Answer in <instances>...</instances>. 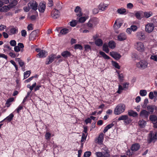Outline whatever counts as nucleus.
Here are the masks:
<instances>
[{"label":"nucleus","mask_w":157,"mask_h":157,"mask_svg":"<svg viewBox=\"0 0 157 157\" xmlns=\"http://www.w3.org/2000/svg\"><path fill=\"white\" fill-rule=\"evenodd\" d=\"M125 90L124 89L123 87L121 85H119V87H118V90L117 91V92L118 94H121V91L123 90Z\"/></svg>","instance_id":"c03bdc74"},{"label":"nucleus","mask_w":157,"mask_h":157,"mask_svg":"<svg viewBox=\"0 0 157 157\" xmlns=\"http://www.w3.org/2000/svg\"><path fill=\"white\" fill-rule=\"evenodd\" d=\"M27 29L28 30H33V25L31 24L29 25L27 27Z\"/></svg>","instance_id":"0e129e2a"},{"label":"nucleus","mask_w":157,"mask_h":157,"mask_svg":"<svg viewBox=\"0 0 157 157\" xmlns=\"http://www.w3.org/2000/svg\"><path fill=\"white\" fill-rule=\"evenodd\" d=\"M21 36L24 37H25L27 35L26 31L25 30L23 29L21 31Z\"/></svg>","instance_id":"6e6d98bb"},{"label":"nucleus","mask_w":157,"mask_h":157,"mask_svg":"<svg viewBox=\"0 0 157 157\" xmlns=\"http://www.w3.org/2000/svg\"><path fill=\"white\" fill-rule=\"evenodd\" d=\"M18 32V28L17 27H13L10 30V34H15L17 33Z\"/></svg>","instance_id":"b1692460"},{"label":"nucleus","mask_w":157,"mask_h":157,"mask_svg":"<svg viewBox=\"0 0 157 157\" xmlns=\"http://www.w3.org/2000/svg\"><path fill=\"white\" fill-rule=\"evenodd\" d=\"M154 94V93L152 91L149 93V97L150 99H152L154 98V97H155Z\"/></svg>","instance_id":"864d4df0"},{"label":"nucleus","mask_w":157,"mask_h":157,"mask_svg":"<svg viewBox=\"0 0 157 157\" xmlns=\"http://www.w3.org/2000/svg\"><path fill=\"white\" fill-rule=\"evenodd\" d=\"M147 109L149 111V112L152 113L154 110H155L157 111V107L153 105H149L147 106Z\"/></svg>","instance_id":"a211bd4d"},{"label":"nucleus","mask_w":157,"mask_h":157,"mask_svg":"<svg viewBox=\"0 0 157 157\" xmlns=\"http://www.w3.org/2000/svg\"><path fill=\"white\" fill-rule=\"evenodd\" d=\"M51 134L49 132H47L45 135V139L47 140H49L50 139Z\"/></svg>","instance_id":"8fccbe9b"},{"label":"nucleus","mask_w":157,"mask_h":157,"mask_svg":"<svg viewBox=\"0 0 157 157\" xmlns=\"http://www.w3.org/2000/svg\"><path fill=\"white\" fill-rule=\"evenodd\" d=\"M118 78L120 81L122 82L123 80L124 76L122 74H121L118 75Z\"/></svg>","instance_id":"5fc2aeb1"},{"label":"nucleus","mask_w":157,"mask_h":157,"mask_svg":"<svg viewBox=\"0 0 157 157\" xmlns=\"http://www.w3.org/2000/svg\"><path fill=\"white\" fill-rule=\"evenodd\" d=\"M118 21V20L117 19L116 20L115 22V23H114L113 26L114 27L116 28V29H117L119 28L120 26L121 25L120 24L119 25H117V21Z\"/></svg>","instance_id":"680f3d73"},{"label":"nucleus","mask_w":157,"mask_h":157,"mask_svg":"<svg viewBox=\"0 0 157 157\" xmlns=\"http://www.w3.org/2000/svg\"><path fill=\"white\" fill-rule=\"evenodd\" d=\"M39 31L34 30L30 34L29 39L30 40L33 41L35 40L36 37L38 36V33Z\"/></svg>","instance_id":"6e6552de"},{"label":"nucleus","mask_w":157,"mask_h":157,"mask_svg":"<svg viewBox=\"0 0 157 157\" xmlns=\"http://www.w3.org/2000/svg\"><path fill=\"white\" fill-rule=\"evenodd\" d=\"M104 136V135L102 133L100 134L98 138L96 139L95 142L99 144H101L103 141Z\"/></svg>","instance_id":"2eb2a0df"},{"label":"nucleus","mask_w":157,"mask_h":157,"mask_svg":"<svg viewBox=\"0 0 157 157\" xmlns=\"http://www.w3.org/2000/svg\"><path fill=\"white\" fill-rule=\"evenodd\" d=\"M28 6L31 9L36 10L37 9L38 4L35 1H32L28 3Z\"/></svg>","instance_id":"1a4fd4ad"},{"label":"nucleus","mask_w":157,"mask_h":157,"mask_svg":"<svg viewBox=\"0 0 157 157\" xmlns=\"http://www.w3.org/2000/svg\"><path fill=\"white\" fill-rule=\"evenodd\" d=\"M117 40L120 41H122L127 39V36L124 33H121L117 37Z\"/></svg>","instance_id":"f3484780"},{"label":"nucleus","mask_w":157,"mask_h":157,"mask_svg":"<svg viewBox=\"0 0 157 157\" xmlns=\"http://www.w3.org/2000/svg\"><path fill=\"white\" fill-rule=\"evenodd\" d=\"M15 60L16 61L18 62L19 65L21 67H22L24 65V62L20 58H16L15 59Z\"/></svg>","instance_id":"473e14b6"},{"label":"nucleus","mask_w":157,"mask_h":157,"mask_svg":"<svg viewBox=\"0 0 157 157\" xmlns=\"http://www.w3.org/2000/svg\"><path fill=\"white\" fill-rule=\"evenodd\" d=\"M4 48H5L7 49H4V51L5 52H6L8 50H11V48H10V46L7 45H5L4 46Z\"/></svg>","instance_id":"13d9d810"},{"label":"nucleus","mask_w":157,"mask_h":157,"mask_svg":"<svg viewBox=\"0 0 157 157\" xmlns=\"http://www.w3.org/2000/svg\"><path fill=\"white\" fill-rule=\"evenodd\" d=\"M108 5L106 4H100L99 5L98 8L101 11H104L107 8Z\"/></svg>","instance_id":"a878e982"},{"label":"nucleus","mask_w":157,"mask_h":157,"mask_svg":"<svg viewBox=\"0 0 157 157\" xmlns=\"http://www.w3.org/2000/svg\"><path fill=\"white\" fill-rule=\"evenodd\" d=\"M103 50L106 53H108L109 52V50L108 46L105 43L103 44Z\"/></svg>","instance_id":"f704fd0d"},{"label":"nucleus","mask_w":157,"mask_h":157,"mask_svg":"<svg viewBox=\"0 0 157 157\" xmlns=\"http://www.w3.org/2000/svg\"><path fill=\"white\" fill-rule=\"evenodd\" d=\"M47 55V52L44 50H42L37 54V56L39 58H44Z\"/></svg>","instance_id":"4be33fe9"},{"label":"nucleus","mask_w":157,"mask_h":157,"mask_svg":"<svg viewBox=\"0 0 157 157\" xmlns=\"http://www.w3.org/2000/svg\"><path fill=\"white\" fill-rule=\"evenodd\" d=\"M137 67L141 69H144L147 67V63L144 60H141L137 63L136 64Z\"/></svg>","instance_id":"423d86ee"},{"label":"nucleus","mask_w":157,"mask_h":157,"mask_svg":"<svg viewBox=\"0 0 157 157\" xmlns=\"http://www.w3.org/2000/svg\"><path fill=\"white\" fill-rule=\"evenodd\" d=\"M126 10L122 8L119 9L117 10V12L120 14H123L126 12Z\"/></svg>","instance_id":"ea45409f"},{"label":"nucleus","mask_w":157,"mask_h":157,"mask_svg":"<svg viewBox=\"0 0 157 157\" xmlns=\"http://www.w3.org/2000/svg\"><path fill=\"white\" fill-rule=\"evenodd\" d=\"M136 36L137 38L140 40H143L145 38L144 33L141 31L137 32L136 33Z\"/></svg>","instance_id":"ddd939ff"},{"label":"nucleus","mask_w":157,"mask_h":157,"mask_svg":"<svg viewBox=\"0 0 157 157\" xmlns=\"http://www.w3.org/2000/svg\"><path fill=\"white\" fill-rule=\"evenodd\" d=\"M11 57L13 58H15V53L13 52H10L8 54Z\"/></svg>","instance_id":"774afa93"},{"label":"nucleus","mask_w":157,"mask_h":157,"mask_svg":"<svg viewBox=\"0 0 157 157\" xmlns=\"http://www.w3.org/2000/svg\"><path fill=\"white\" fill-rule=\"evenodd\" d=\"M136 50L140 52H142L144 50V47L143 44L140 42H137L135 45Z\"/></svg>","instance_id":"0eeeda50"},{"label":"nucleus","mask_w":157,"mask_h":157,"mask_svg":"<svg viewBox=\"0 0 157 157\" xmlns=\"http://www.w3.org/2000/svg\"><path fill=\"white\" fill-rule=\"evenodd\" d=\"M128 114L129 116H132L133 117H136L138 115V114L137 112L132 110H128Z\"/></svg>","instance_id":"5701e85b"},{"label":"nucleus","mask_w":157,"mask_h":157,"mask_svg":"<svg viewBox=\"0 0 157 157\" xmlns=\"http://www.w3.org/2000/svg\"><path fill=\"white\" fill-rule=\"evenodd\" d=\"M150 59L154 61H157V55L154 56H151L150 57Z\"/></svg>","instance_id":"052dcab7"},{"label":"nucleus","mask_w":157,"mask_h":157,"mask_svg":"<svg viewBox=\"0 0 157 157\" xmlns=\"http://www.w3.org/2000/svg\"><path fill=\"white\" fill-rule=\"evenodd\" d=\"M75 12L76 13V15L78 16H81L82 15V13L81 12V9L79 6H77L76 7L75 10Z\"/></svg>","instance_id":"aec40b11"},{"label":"nucleus","mask_w":157,"mask_h":157,"mask_svg":"<svg viewBox=\"0 0 157 157\" xmlns=\"http://www.w3.org/2000/svg\"><path fill=\"white\" fill-rule=\"evenodd\" d=\"M121 120L124 121V123L126 125L129 124L132 121L131 119L126 115H122L119 117L118 121H120Z\"/></svg>","instance_id":"f03ea898"},{"label":"nucleus","mask_w":157,"mask_h":157,"mask_svg":"<svg viewBox=\"0 0 157 157\" xmlns=\"http://www.w3.org/2000/svg\"><path fill=\"white\" fill-rule=\"evenodd\" d=\"M74 48L75 49H79L80 50L82 49V47L79 44H76L75 45Z\"/></svg>","instance_id":"a18cd8bd"},{"label":"nucleus","mask_w":157,"mask_h":157,"mask_svg":"<svg viewBox=\"0 0 157 157\" xmlns=\"http://www.w3.org/2000/svg\"><path fill=\"white\" fill-rule=\"evenodd\" d=\"M98 23L97 20L96 18L91 19L87 23V25L88 27L93 28Z\"/></svg>","instance_id":"20e7f679"},{"label":"nucleus","mask_w":157,"mask_h":157,"mask_svg":"<svg viewBox=\"0 0 157 157\" xmlns=\"http://www.w3.org/2000/svg\"><path fill=\"white\" fill-rule=\"evenodd\" d=\"M10 45L13 47H14L16 45V42L14 40H11L10 42Z\"/></svg>","instance_id":"de8ad7c7"},{"label":"nucleus","mask_w":157,"mask_h":157,"mask_svg":"<svg viewBox=\"0 0 157 157\" xmlns=\"http://www.w3.org/2000/svg\"><path fill=\"white\" fill-rule=\"evenodd\" d=\"M137 55L135 53L132 54V58L134 60H135L137 58Z\"/></svg>","instance_id":"bf43d9fd"},{"label":"nucleus","mask_w":157,"mask_h":157,"mask_svg":"<svg viewBox=\"0 0 157 157\" xmlns=\"http://www.w3.org/2000/svg\"><path fill=\"white\" fill-rule=\"evenodd\" d=\"M14 117V115L12 113H11L6 118H5L3 120L0 122V123L2 122L5 120H6L8 121H11Z\"/></svg>","instance_id":"bb28decb"},{"label":"nucleus","mask_w":157,"mask_h":157,"mask_svg":"<svg viewBox=\"0 0 157 157\" xmlns=\"http://www.w3.org/2000/svg\"><path fill=\"white\" fill-rule=\"evenodd\" d=\"M86 20V18L85 17H82L79 18L78 19L79 22L81 23L84 22Z\"/></svg>","instance_id":"603ef678"},{"label":"nucleus","mask_w":157,"mask_h":157,"mask_svg":"<svg viewBox=\"0 0 157 157\" xmlns=\"http://www.w3.org/2000/svg\"><path fill=\"white\" fill-rule=\"evenodd\" d=\"M125 109V106L123 104L118 105L114 109V113L116 115H118L124 112Z\"/></svg>","instance_id":"f257e3e1"},{"label":"nucleus","mask_w":157,"mask_h":157,"mask_svg":"<svg viewBox=\"0 0 157 157\" xmlns=\"http://www.w3.org/2000/svg\"><path fill=\"white\" fill-rule=\"evenodd\" d=\"M154 25L153 23H149L145 25V30L146 32L150 33L154 30Z\"/></svg>","instance_id":"39448f33"},{"label":"nucleus","mask_w":157,"mask_h":157,"mask_svg":"<svg viewBox=\"0 0 157 157\" xmlns=\"http://www.w3.org/2000/svg\"><path fill=\"white\" fill-rule=\"evenodd\" d=\"M17 3V1L16 0H14L12 1L11 3L10 4L9 6L11 8H13V7L16 6Z\"/></svg>","instance_id":"79ce46f5"},{"label":"nucleus","mask_w":157,"mask_h":157,"mask_svg":"<svg viewBox=\"0 0 157 157\" xmlns=\"http://www.w3.org/2000/svg\"><path fill=\"white\" fill-rule=\"evenodd\" d=\"M97 157H110V155L108 152H97L95 153Z\"/></svg>","instance_id":"9b49d317"},{"label":"nucleus","mask_w":157,"mask_h":157,"mask_svg":"<svg viewBox=\"0 0 157 157\" xmlns=\"http://www.w3.org/2000/svg\"><path fill=\"white\" fill-rule=\"evenodd\" d=\"M46 8L45 3L44 2H41L38 7L39 11L41 13H43L45 11Z\"/></svg>","instance_id":"4468645a"},{"label":"nucleus","mask_w":157,"mask_h":157,"mask_svg":"<svg viewBox=\"0 0 157 157\" xmlns=\"http://www.w3.org/2000/svg\"><path fill=\"white\" fill-rule=\"evenodd\" d=\"M60 16L59 12L56 9H53L51 12L52 17L55 19L58 18Z\"/></svg>","instance_id":"f8f14e48"},{"label":"nucleus","mask_w":157,"mask_h":157,"mask_svg":"<svg viewBox=\"0 0 157 157\" xmlns=\"http://www.w3.org/2000/svg\"><path fill=\"white\" fill-rule=\"evenodd\" d=\"M144 14L145 17L148 18L152 15L153 13L151 11L146 12H144Z\"/></svg>","instance_id":"e433bc0d"},{"label":"nucleus","mask_w":157,"mask_h":157,"mask_svg":"<svg viewBox=\"0 0 157 157\" xmlns=\"http://www.w3.org/2000/svg\"><path fill=\"white\" fill-rule=\"evenodd\" d=\"M150 120L152 122H155L157 121V117L155 115H152L149 117Z\"/></svg>","instance_id":"72a5a7b5"},{"label":"nucleus","mask_w":157,"mask_h":157,"mask_svg":"<svg viewBox=\"0 0 157 157\" xmlns=\"http://www.w3.org/2000/svg\"><path fill=\"white\" fill-rule=\"evenodd\" d=\"M87 135V134L86 136L84 133H83L82 134V138H81V142H83L85 140Z\"/></svg>","instance_id":"4d7b16f0"},{"label":"nucleus","mask_w":157,"mask_h":157,"mask_svg":"<svg viewBox=\"0 0 157 157\" xmlns=\"http://www.w3.org/2000/svg\"><path fill=\"white\" fill-rule=\"evenodd\" d=\"M138 124L140 128H144L146 125V122L145 121L142 120L139 121Z\"/></svg>","instance_id":"cd10ccee"},{"label":"nucleus","mask_w":157,"mask_h":157,"mask_svg":"<svg viewBox=\"0 0 157 157\" xmlns=\"http://www.w3.org/2000/svg\"><path fill=\"white\" fill-rule=\"evenodd\" d=\"M137 27L134 25H132L130 27V29H131L133 31H136L137 30Z\"/></svg>","instance_id":"e2e57ef3"},{"label":"nucleus","mask_w":157,"mask_h":157,"mask_svg":"<svg viewBox=\"0 0 157 157\" xmlns=\"http://www.w3.org/2000/svg\"><path fill=\"white\" fill-rule=\"evenodd\" d=\"M133 7V5L131 3H128L127 4V7L128 8L131 9Z\"/></svg>","instance_id":"69168bd1"},{"label":"nucleus","mask_w":157,"mask_h":157,"mask_svg":"<svg viewBox=\"0 0 157 157\" xmlns=\"http://www.w3.org/2000/svg\"><path fill=\"white\" fill-rule=\"evenodd\" d=\"M91 120L90 118H88L85 120V122L86 124H87L88 123H91Z\"/></svg>","instance_id":"338daca9"},{"label":"nucleus","mask_w":157,"mask_h":157,"mask_svg":"<svg viewBox=\"0 0 157 157\" xmlns=\"http://www.w3.org/2000/svg\"><path fill=\"white\" fill-rule=\"evenodd\" d=\"M140 145L137 143L133 144L131 147V149L132 151H136L138 150L140 148Z\"/></svg>","instance_id":"6ab92c4d"},{"label":"nucleus","mask_w":157,"mask_h":157,"mask_svg":"<svg viewBox=\"0 0 157 157\" xmlns=\"http://www.w3.org/2000/svg\"><path fill=\"white\" fill-rule=\"evenodd\" d=\"M147 94L146 90H141L140 91V94L142 96H144L146 95Z\"/></svg>","instance_id":"a19ab883"},{"label":"nucleus","mask_w":157,"mask_h":157,"mask_svg":"<svg viewBox=\"0 0 157 157\" xmlns=\"http://www.w3.org/2000/svg\"><path fill=\"white\" fill-rule=\"evenodd\" d=\"M110 55L116 60L119 59L121 57V55L116 52H112L110 53Z\"/></svg>","instance_id":"dca6fc26"},{"label":"nucleus","mask_w":157,"mask_h":157,"mask_svg":"<svg viewBox=\"0 0 157 157\" xmlns=\"http://www.w3.org/2000/svg\"><path fill=\"white\" fill-rule=\"evenodd\" d=\"M157 139V132L153 134L152 132H150L149 134L147 141L149 143H150L152 141L155 142Z\"/></svg>","instance_id":"7ed1b4c3"},{"label":"nucleus","mask_w":157,"mask_h":157,"mask_svg":"<svg viewBox=\"0 0 157 157\" xmlns=\"http://www.w3.org/2000/svg\"><path fill=\"white\" fill-rule=\"evenodd\" d=\"M99 54L103 57L105 59H110V57L104 52L102 51H100Z\"/></svg>","instance_id":"c9c22d12"},{"label":"nucleus","mask_w":157,"mask_h":157,"mask_svg":"<svg viewBox=\"0 0 157 157\" xmlns=\"http://www.w3.org/2000/svg\"><path fill=\"white\" fill-rule=\"evenodd\" d=\"M71 30V29H61L60 33L63 35H65L69 32Z\"/></svg>","instance_id":"c756f323"},{"label":"nucleus","mask_w":157,"mask_h":157,"mask_svg":"<svg viewBox=\"0 0 157 157\" xmlns=\"http://www.w3.org/2000/svg\"><path fill=\"white\" fill-rule=\"evenodd\" d=\"M14 49V51L17 52L20 51H21V52H23V49H21L20 48H19V46H18V45H16L15 46Z\"/></svg>","instance_id":"37998d69"},{"label":"nucleus","mask_w":157,"mask_h":157,"mask_svg":"<svg viewBox=\"0 0 157 157\" xmlns=\"http://www.w3.org/2000/svg\"><path fill=\"white\" fill-rule=\"evenodd\" d=\"M55 57L56 55L55 54H52L49 56L46 59L45 64L48 65L54 61Z\"/></svg>","instance_id":"9d476101"},{"label":"nucleus","mask_w":157,"mask_h":157,"mask_svg":"<svg viewBox=\"0 0 157 157\" xmlns=\"http://www.w3.org/2000/svg\"><path fill=\"white\" fill-rule=\"evenodd\" d=\"M14 98H11L8 99L6 103V105L7 107H10L11 105V103L14 101Z\"/></svg>","instance_id":"c85d7f7f"},{"label":"nucleus","mask_w":157,"mask_h":157,"mask_svg":"<svg viewBox=\"0 0 157 157\" xmlns=\"http://www.w3.org/2000/svg\"><path fill=\"white\" fill-rule=\"evenodd\" d=\"M95 44L98 46H101L103 44L102 40L100 39H97L95 41Z\"/></svg>","instance_id":"2f4dec72"},{"label":"nucleus","mask_w":157,"mask_h":157,"mask_svg":"<svg viewBox=\"0 0 157 157\" xmlns=\"http://www.w3.org/2000/svg\"><path fill=\"white\" fill-rule=\"evenodd\" d=\"M62 56L65 58L71 56V53L68 51H65L61 53Z\"/></svg>","instance_id":"7c9ffc66"},{"label":"nucleus","mask_w":157,"mask_h":157,"mask_svg":"<svg viewBox=\"0 0 157 157\" xmlns=\"http://www.w3.org/2000/svg\"><path fill=\"white\" fill-rule=\"evenodd\" d=\"M149 115V112L144 109H143L140 112V116L142 117L147 118Z\"/></svg>","instance_id":"412c9836"},{"label":"nucleus","mask_w":157,"mask_h":157,"mask_svg":"<svg viewBox=\"0 0 157 157\" xmlns=\"http://www.w3.org/2000/svg\"><path fill=\"white\" fill-rule=\"evenodd\" d=\"M109 46L110 48H114L115 47V42L112 41H110L109 43Z\"/></svg>","instance_id":"58836bf2"},{"label":"nucleus","mask_w":157,"mask_h":157,"mask_svg":"<svg viewBox=\"0 0 157 157\" xmlns=\"http://www.w3.org/2000/svg\"><path fill=\"white\" fill-rule=\"evenodd\" d=\"M113 66H114L115 68L118 69H120V66L119 65L118 63L115 62H113Z\"/></svg>","instance_id":"49530a36"},{"label":"nucleus","mask_w":157,"mask_h":157,"mask_svg":"<svg viewBox=\"0 0 157 157\" xmlns=\"http://www.w3.org/2000/svg\"><path fill=\"white\" fill-rule=\"evenodd\" d=\"M31 73L30 71H28L24 73V79H26L28 77Z\"/></svg>","instance_id":"4c0bfd02"},{"label":"nucleus","mask_w":157,"mask_h":157,"mask_svg":"<svg viewBox=\"0 0 157 157\" xmlns=\"http://www.w3.org/2000/svg\"><path fill=\"white\" fill-rule=\"evenodd\" d=\"M10 8V7L8 6H5L0 8V11L1 12H6L8 11Z\"/></svg>","instance_id":"393cba45"},{"label":"nucleus","mask_w":157,"mask_h":157,"mask_svg":"<svg viewBox=\"0 0 157 157\" xmlns=\"http://www.w3.org/2000/svg\"><path fill=\"white\" fill-rule=\"evenodd\" d=\"M135 16L137 18L139 19H140L141 18V13L140 12H138L136 13Z\"/></svg>","instance_id":"09e8293b"},{"label":"nucleus","mask_w":157,"mask_h":157,"mask_svg":"<svg viewBox=\"0 0 157 157\" xmlns=\"http://www.w3.org/2000/svg\"><path fill=\"white\" fill-rule=\"evenodd\" d=\"M91 155V152L90 151H87L85 152L84 155V157H89Z\"/></svg>","instance_id":"3c124183"}]
</instances>
